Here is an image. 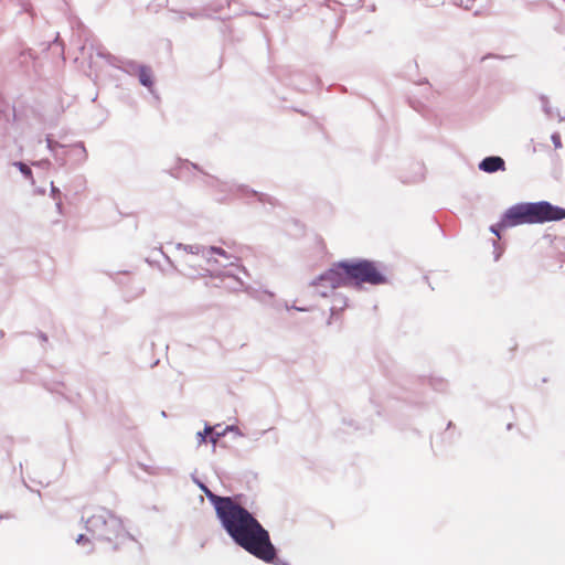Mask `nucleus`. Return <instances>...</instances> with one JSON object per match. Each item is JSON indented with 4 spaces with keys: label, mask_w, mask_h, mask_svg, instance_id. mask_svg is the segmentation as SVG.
Listing matches in <instances>:
<instances>
[{
    "label": "nucleus",
    "mask_w": 565,
    "mask_h": 565,
    "mask_svg": "<svg viewBox=\"0 0 565 565\" xmlns=\"http://www.w3.org/2000/svg\"><path fill=\"white\" fill-rule=\"evenodd\" d=\"M224 502L216 516L231 539L258 559L265 563L274 562L277 552L268 531L233 498Z\"/></svg>",
    "instance_id": "nucleus-1"
},
{
    "label": "nucleus",
    "mask_w": 565,
    "mask_h": 565,
    "mask_svg": "<svg viewBox=\"0 0 565 565\" xmlns=\"http://www.w3.org/2000/svg\"><path fill=\"white\" fill-rule=\"evenodd\" d=\"M18 167H19L20 171H21L25 177H28V178H31V177H32V171H31V169H30L26 164H24V163H22V162H19V163H18Z\"/></svg>",
    "instance_id": "nucleus-11"
},
{
    "label": "nucleus",
    "mask_w": 565,
    "mask_h": 565,
    "mask_svg": "<svg viewBox=\"0 0 565 565\" xmlns=\"http://www.w3.org/2000/svg\"><path fill=\"white\" fill-rule=\"evenodd\" d=\"M223 435H224V431H223V433H214V431H213L211 435H209V437H210V441H211L213 445H215V444L217 443L218 438H220L221 436H223Z\"/></svg>",
    "instance_id": "nucleus-13"
},
{
    "label": "nucleus",
    "mask_w": 565,
    "mask_h": 565,
    "mask_svg": "<svg viewBox=\"0 0 565 565\" xmlns=\"http://www.w3.org/2000/svg\"><path fill=\"white\" fill-rule=\"evenodd\" d=\"M86 529L97 541L124 542L128 533L119 518L105 508H96L86 520Z\"/></svg>",
    "instance_id": "nucleus-4"
},
{
    "label": "nucleus",
    "mask_w": 565,
    "mask_h": 565,
    "mask_svg": "<svg viewBox=\"0 0 565 565\" xmlns=\"http://www.w3.org/2000/svg\"><path fill=\"white\" fill-rule=\"evenodd\" d=\"M201 490L205 493L210 502L213 504L215 512L225 504L223 501H228L231 497H220L213 493L206 486L200 484Z\"/></svg>",
    "instance_id": "nucleus-8"
},
{
    "label": "nucleus",
    "mask_w": 565,
    "mask_h": 565,
    "mask_svg": "<svg viewBox=\"0 0 565 565\" xmlns=\"http://www.w3.org/2000/svg\"><path fill=\"white\" fill-rule=\"evenodd\" d=\"M565 218V210L554 206L546 201L536 203H520L507 210L497 226L491 231L498 236L499 228H508L522 224H536Z\"/></svg>",
    "instance_id": "nucleus-3"
},
{
    "label": "nucleus",
    "mask_w": 565,
    "mask_h": 565,
    "mask_svg": "<svg viewBox=\"0 0 565 565\" xmlns=\"http://www.w3.org/2000/svg\"><path fill=\"white\" fill-rule=\"evenodd\" d=\"M311 285L316 287L317 292L322 297H327L330 291L339 287L349 286L344 263L339 262L334 264L315 279Z\"/></svg>",
    "instance_id": "nucleus-6"
},
{
    "label": "nucleus",
    "mask_w": 565,
    "mask_h": 565,
    "mask_svg": "<svg viewBox=\"0 0 565 565\" xmlns=\"http://www.w3.org/2000/svg\"><path fill=\"white\" fill-rule=\"evenodd\" d=\"M552 139H553V142L555 145L556 148L561 147V137L558 135H553L552 136Z\"/></svg>",
    "instance_id": "nucleus-14"
},
{
    "label": "nucleus",
    "mask_w": 565,
    "mask_h": 565,
    "mask_svg": "<svg viewBox=\"0 0 565 565\" xmlns=\"http://www.w3.org/2000/svg\"><path fill=\"white\" fill-rule=\"evenodd\" d=\"M475 0H455V3L465 9H470Z\"/></svg>",
    "instance_id": "nucleus-12"
},
{
    "label": "nucleus",
    "mask_w": 565,
    "mask_h": 565,
    "mask_svg": "<svg viewBox=\"0 0 565 565\" xmlns=\"http://www.w3.org/2000/svg\"><path fill=\"white\" fill-rule=\"evenodd\" d=\"M348 276V284L361 286L362 284L382 285L386 284L384 267L375 262L361 259L355 262H343Z\"/></svg>",
    "instance_id": "nucleus-5"
},
{
    "label": "nucleus",
    "mask_w": 565,
    "mask_h": 565,
    "mask_svg": "<svg viewBox=\"0 0 565 565\" xmlns=\"http://www.w3.org/2000/svg\"><path fill=\"white\" fill-rule=\"evenodd\" d=\"M213 433V427L206 426L203 431L196 434L199 444L206 443V437Z\"/></svg>",
    "instance_id": "nucleus-10"
},
{
    "label": "nucleus",
    "mask_w": 565,
    "mask_h": 565,
    "mask_svg": "<svg viewBox=\"0 0 565 565\" xmlns=\"http://www.w3.org/2000/svg\"><path fill=\"white\" fill-rule=\"evenodd\" d=\"M179 271L191 280L204 279L209 288H218L224 292L238 291L243 281L235 275L216 274L212 254H218L227 258L224 249L217 247L184 246L180 248Z\"/></svg>",
    "instance_id": "nucleus-2"
},
{
    "label": "nucleus",
    "mask_w": 565,
    "mask_h": 565,
    "mask_svg": "<svg viewBox=\"0 0 565 565\" xmlns=\"http://www.w3.org/2000/svg\"><path fill=\"white\" fill-rule=\"evenodd\" d=\"M479 168L488 173L504 170V160L500 157H487L480 162Z\"/></svg>",
    "instance_id": "nucleus-7"
},
{
    "label": "nucleus",
    "mask_w": 565,
    "mask_h": 565,
    "mask_svg": "<svg viewBox=\"0 0 565 565\" xmlns=\"http://www.w3.org/2000/svg\"><path fill=\"white\" fill-rule=\"evenodd\" d=\"M138 77H139L140 83L143 86H146L148 88L152 87V85H153L152 72L149 67H146V66L140 67L138 71Z\"/></svg>",
    "instance_id": "nucleus-9"
},
{
    "label": "nucleus",
    "mask_w": 565,
    "mask_h": 565,
    "mask_svg": "<svg viewBox=\"0 0 565 565\" xmlns=\"http://www.w3.org/2000/svg\"><path fill=\"white\" fill-rule=\"evenodd\" d=\"M76 542H77L78 544H82V543H84V542H89V540H88L84 534H81V535H78V537H77Z\"/></svg>",
    "instance_id": "nucleus-15"
}]
</instances>
